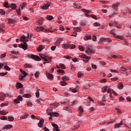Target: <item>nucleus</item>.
Here are the masks:
<instances>
[{"label":"nucleus","mask_w":131,"mask_h":131,"mask_svg":"<svg viewBox=\"0 0 131 131\" xmlns=\"http://www.w3.org/2000/svg\"><path fill=\"white\" fill-rule=\"evenodd\" d=\"M46 19L50 21L51 20H53V19H54V17L52 15H47Z\"/></svg>","instance_id":"nucleus-27"},{"label":"nucleus","mask_w":131,"mask_h":131,"mask_svg":"<svg viewBox=\"0 0 131 131\" xmlns=\"http://www.w3.org/2000/svg\"><path fill=\"white\" fill-rule=\"evenodd\" d=\"M108 90V86H105L103 89H102V93H106L107 92V90Z\"/></svg>","instance_id":"nucleus-36"},{"label":"nucleus","mask_w":131,"mask_h":131,"mask_svg":"<svg viewBox=\"0 0 131 131\" xmlns=\"http://www.w3.org/2000/svg\"><path fill=\"white\" fill-rule=\"evenodd\" d=\"M36 98H39V91L37 90L35 93Z\"/></svg>","instance_id":"nucleus-53"},{"label":"nucleus","mask_w":131,"mask_h":131,"mask_svg":"<svg viewBox=\"0 0 131 131\" xmlns=\"http://www.w3.org/2000/svg\"><path fill=\"white\" fill-rule=\"evenodd\" d=\"M61 41H62V39H58L55 42V46H60L61 45Z\"/></svg>","instance_id":"nucleus-18"},{"label":"nucleus","mask_w":131,"mask_h":131,"mask_svg":"<svg viewBox=\"0 0 131 131\" xmlns=\"http://www.w3.org/2000/svg\"><path fill=\"white\" fill-rule=\"evenodd\" d=\"M1 120H8V118L6 116H3L0 118Z\"/></svg>","instance_id":"nucleus-46"},{"label":"nucleus","mask_w":131,"mask_h":131,"mask_svg":"<svg viewBox=\"0 0 131 131\" xmlns=\"http://www.w3.org/2000/svg\"><path fill=\"white\" fill-rule=\"evenodd\" d=\"M59 66L61 69H66V67L63 63H60Z\"/></svg>","instance_id":"nucleus-42"},{"label":"nucleus","mask_w":131,"mask_h":131,"mask_svg":"<svg viewBox=\"0 0 131 131\" xmlns=\"http://www.w3.org/2000/svg\"><path fill=\"white\" fill-rule=\"evenodd\" d=\"M22 100H23L22 96L19 95L16 99H15L13 101L14 103H16V104H19V103H20V101H22Z\"/></svg>","instance_id":"nucleus-8"},{"label":"nucleus","mask_w":131,"mask_h":131,"mask_svg":"<svg viewBox=\"0 0 131 131\" xmlns=\"http://www.w3.org/2000/svg\"><path fill=\"white\" fill-rule=\"evenodd\" d=\"M38 76H39V73L38 72H36L35 73V78H37V77H38Z\"/></svg>","instance_id":"nucleus-59"},{"label":"nucleus","mask_w":131,"mask_h":131,"mask_svg":"<svg viewBox=\"0 0 131 131\" xmlns=\"http://www.w3.org/2000/svg\"><path fill=\"white\" fill-rule=\"evenodd\" d=\"M0 114L2 115H6L8 114V112H5L4 111H0Z\"/></svg>","instance_id":"nucleus-41"},{"label":"nucleus","mask_w":131,"mask_h":131,"mask_svg":"<svg viewBox=\"0 0 131 131\" xmlns=\"http://www.w3.org/2000/svg\"><path fill=\"white\" fill-rule=\"evenodd\" d=\"M8 120H9V121H13V120H14V117H13L12 116H9Z\"/></svg>","instance_id":"nucleus-55"},{"label":"nucleus","mask_w":131,"mask_h":131,"mask_svg":"<svg viewBox=\"0 0 131 131\" xmlns=\"http://www.w3.org/2000/svg\"><path fill=\"white\" fill-rule=\"evenodd\" d=\"M11 8L12 10H15L16 8H17V5L14 3L11 4Z\"/></svg>","instance_id":"nucleus-29"},{"label":"nucleus","mask_w":131,"mask_h":131,"mask_svg":"<svg viewBox=\"0 0 131 131\" xmlns=\"http://www.w3.org/2000/svg\"><path fill=\"white\" fill-rule=\"evenodd\" d=\"M28 58L29 59H33V60H35V61H40L41 59L39 56H37V55H34L33 54H29L27 55Z\"/></svg>","instance_id":"nucleus-2"},{"label":"nucleus","mask_w":131,"mask_h":131,"mask_svg":"<svg viewBox=\"0 0 131 131\" xmlns=\"http://www.w3.org/2000/svg\"><path fill=\"white\" fill-rule=\"evenodd\" d=\"M4 7L5 8H10V6H9V3L8 2H5L3 4Z\"/></svg>","instance_id":"nucleus-31"},{"label":"nucleus","mask_w":131,"mask_h":131,"mask_svg":"<svg viewBox=\"0 0 131 131\" xmlns=\"http://www.w3.org/2000/svg\"><path fill=\"white\" fill-rule=\"evenodd\" d=\"M35 29L37 32H39V31H42V30H45V29L42 27H37Z\"/></svg>","instance_id":"nucleus-17"},{"label":"nucleus","mask_w":131,"mask_h":131,"mask_svg":"<svg viewBox=\"0 0 131 131\" xmlns=\"http://www.w3.org/2000/svg\"><path fill=\"white\" fill-rule=\"evenodd\" d=\"M5 98H6V95L4 93H0V100L1 101H3V100H5Z\"/></svg>","instance_id":"nucleus-15"},{"label":"nucleus","mask_w":131,"mask_h":131,"mask_svg":"<svg viewBox=\"0 0 131 131\" xmlns=\"http://www.w3.org/2000/svg\"><path fill=\"white\" fill-rule=\"evenodd\" d=\"M119 5H120V3H116V4H113L112 5V8L115 11H117V10H118V7L119 6Z\"/></svg>","instance_id":"nucleus-9"},{"label":"nucleus","mask_w":131,"mask_h":131,"mask_svg":"<svg viewBox=\"0 0 131 131\" xmlns=\"http://www.w3.org/2000/svg\"><path fill=\"white\" fill-rule=\"evenodd\" d=\"M46 75L48 79H50V80H53V79H54V75H53V74L47 73Z\"/></svg>","instance_id":"nucleus-12"},{"label":"nucleus","mask_w":131,"mask_h":131,"mask_svg":"<svg viewBox=\"0 0 131 131\" xmlns=\"http://www.w3.org/2000/svg\"><path fill=\"white\" fill-rule=\"evenodd\" d=\"M69 49H70L71 50H72V49H75V45L73 44H72V45L69 44Z\"/></svg>","instance_id":"nucleus-43"},{"label":"nucleus","mask_w":131,"mask_h":131,"mask_svg":"<svg viewBox=\"0 0 131 131\" xmlns=\"http://www.w3.org/2000/svg\"><path fill=\"white\" fill-rule=\"evenodd\" d=\"M71 91L72 93H77V90L76 89H72Z\"/></svg>","instance_id":"nucleus-64"},{"label":"nucleus","mask_w":131,"mask_h":131,"mask_svg":"<svg viewBox=\"0 0 131 131\" xmlns=\"http://www.w3.org/2000/svg\"><path fill=\"white\" fill-rule=\"evenodd\" d=\"M112 57L114 58V59H119L120 58V56L114 55L112 56Z\"/></svg>","instance_id":"nucleus-57"},{"label":"nucleus","mask_w":131,"mask_h":131,"mask_svg":"<svg viewBox=\"0 0 131 131\" xmlns=\"http://www.w3.org/2000/svg\"><path fill=\"white\" fill-rule=\"evenodd\" d=\"M90 60H91V57L88 56V58H84V59H83V61L84 63H88V62H89Z\"/></svg>","instance_id":"nucleus-26"},{"label":"nucleus","mask_w":131,"mask_h":131,"mask_svg":"<svg viewBox=\"0 0 131 131\" xmlns=\"http://www.w3.org/2000/svg\"><path fill=\"white\" fill-rule=\"evenodd\" d=\"M0 14L4 16V15H6V12L4 11L3 9H0Z\"/></svg>","instance_id":"nucleus-47"},{"label":"nucleus","mask_w":131,"mask_h":131,"mask_svg":"<svg viewBox=\"0 0 131 131\" xmlns=\"http://www.w3.org/2000/svg\"><path fill=\"white\" fill-rule=\"evenodd\" d=\"M116 38H118L119 39H121V40H124V37H123L122 36L120 35H116L115 36Z\"/></svg>","instance_id":"nucleus-28"},{"label":"nucleus","mask_w":131,"mask_h":131,"mask_svg":"<svg viewBox=\"0 0 131 131\" xmlns=\"http://www.w3.org/2000/svg\"><path fill=\"white\" fill-rule=\"evenodd\" d=\"M8 74V72H6L5 73H1L0 76H5V75H7Z\"/></svg>","instance_id":"nucleus-56"},{"label":"nucleus","mask_w":131,"mask_h":131,"mask_svg":"<svg viewBox=\"0 0 131 131\" xmlns=\"http://www.w3.org/2000/svg\"><path fill=\"white\" fill-rule=\"evenodd\" d=\"M61 19H62V17H61V16H58V19H57V23H59V24H61V23H62V20H61Z\"/></svg>","instance_id":"nucleus-34"},{"label":"nucleus","mask_w":131,"mask_h":131,"mask_svg":"<svg viewBox=\"0 0 131 131\" xmlns=\"http://www.w3.org/2000/svg\"><path fill=\"white\" fill-rule=\"evenodd\" d=\"M94 26H95V27H99V26H100V24L98 23H95L94 24Z\"/></svg>","instance_id":"nucleus-63"},{"label":"nucleus","mask_w":131,"mask_h":131,"mask_svg":"<svg viewBox=\"0 0 131 131\" xmlns=\"http://www.w3.org/2000/svg\"><path fill=\"white\" fill-rule=\"evenodd\" d=\"M78 48H79V50L81 51V52L84 51V48H83L82 46H79Z\"/></svg>","instance_id":"nucleus-37"},{"label":"nucleus","mask_w":131,"mask_h":131,"mask_svg":"<svg viewBox=\"0 0 131 131\" xmlns=\"http://www.w3.org/2000/svg\"><path fill=\"white\" fill-rule=\"evenodd\" d=\"M16 86L17 89H22V88H23V85L22 83L18 82L16 83Z\"/></svg>","instance_id":"nucleus-23"},{"label":"nucleus","mask_w":131,"mask_h":131,"mask_svg":"<svg viewBox=\"0 0 131 131\" xmlns=\"http://www.w3.org/2000/svg\"><path fill=\"white\" fill-rule=\"evenodd\" d=\"M83 75V74L81 73V72H79L78 73V74H77V77L78 78H80V77H81Z\"/></svg>","instance_id":"nucleus-49"},{"label":"nucleus","mask_w":131,"mask_h":131,"mask_svg":"<svg viewBox=\"0 0 131 131\" xmlns=\"http://www.w3.org/2000/svg\"><path fill=\"white\" fill-rule=\"evenodd\" d=\"M104 41H106V38H101L100 39V42H104Z\"/></svg>","instance_id":"nucleus-54"},{"label":"nucleus","mask_w":131,"mask_h":131,"mask_svg":"<svg viewBox=\"0 0 131 131\" xmlns=\"http://www.w3.org/2000/svg\"><path fill=\"white\" fill-rule=\"evenodd\" d=\"M63 58H64V59H72L71 57L69 56V55H65L64 56Z\"/></svg>","instance_id":"nucleus-61"},{"label":"nucleus","mask_w":131,"mask_h":131,"mask_svg":"<svg viewBox=\"0 0 131 131\" xmlns=\"http://www.w3.org/2000/svg\"><path fill=\"white\" fill-rule=\"evenodd\" d=\"M11 54H12L13 55H18L19 54V52L18 51H11Z\"/></svg>","instance_id":"nucleus-51"},{"label":"nucleus","mask_w":131,"mask_h":131,"mask_svg":"<svg viewBox=\"0 0 131 131\" xmlns=\"http://www.w3.org/2000/svg\"><path fill=\"white\" fill-rule=\"evenodd\" d=\"M51 59H52V58L50 57L49 54H44V57H43V60H44V61H49V60H51Z\"/></svg>","instance_id":"nucleus-10"},{"label":"nucleus","mask_w":131,"mask_h":131,"mask_svg":"<svg viewBox=\"0 0 131 131\" xmlns=\"http://www.w3.org/2000/svg\"><path fill=\"white\" fill-rule=\"evenodd\" d=\"M91 38H92V36L89 35H86L84 38V39L85 40H89V39H91Z\"/></svg>","instance_id":"nucleus-30"},{"label":"nucleus","mask_w":131,"mask_h":131,"mask_svg":"<svg viewBox=\"0 0 131 131\" xmlns=\"http://www.w3.org/2000/svg\"><path fill=\"white\" fill-rule=\"evenodd\" d=\"M19 71L21 74L19 75V80H23L24 77H26V76H27V73L22 69H20Z\"/></svg>","instance_id":"nucleus-3"},{"label":"nucleus","mask_w":131,"mask_h":131,"mask_svg":"<svg viewBox=\"0 0 131 131\" xmlns=\"http://www.w3.org/2000/svg\"><path fill=\"white\" fill-rule=\"evenodd\" d=\"M86 54L91 55V54H95V50L93 48H87L85 51Z\"/></svg>","instance_id":"nucleus-4"},{"label":"nucleus","mask_w":131,"mask_h":131,"mask_svg":"<svg viewBox=\"0 0 131 131\" xmlns=\"http://www.w3.org/2000/svg\"><path fill=\"white\" fill-rule=\"evenodd\" d=\"M79 58H83L84 59L85 58H88V56L84 55V54H81L79 56Z\"/></svg>","instance_id":"nucleus-48"},{"label":"nucleus","mask_w":131,"mask_h":131,"mask_svg":"<svg viewBox=\"0 0 131 131\" xmlns=\"http://www.w3.org/2000/svg\"><path fill=\"white\" fill-rule=\"evenodd\" d=\"M91 17H92V18H93V19H95V20L98 19V17H97V16H96L94 14H91Z\"/></svg>","instance_id":"nucleus-52"},{"label":"nucleus","mask_w":131,"mask_h":131,"mask_svg":"<svg viewBox=\"0 0 131 131\" xmlns=\"http://www.w3.org/2000/svg\"><path fill=\"white\" fill-rule=\"evenodd\" d=\"M4 68L5 70H7V71H10L11 70V68H10V67H9V66L5 65L4 66Z\"/></svg>","instance_id":"nucleus-45"},{"label":"nucleus","mask_w":131,"mask_h":131,"mask_svg":"<svg viewBox=\"0 0 131 131\" xmlns=\"http://www.w3.org/2000/svg\"><path fill=\"white\" fill-rule=\"evenodd\" d=\"M16 12L18 16H21V10H20V8L16 9Z\"/></svg>","instance_id":"nucleus-39"},{"label":"nucleus","mask_w":131,"mask_h":131,"mask_svg":"<svg viewBox=\"0 0 131 131\" xmlns=\"http://www.w3.org/2000/svg\"><path fill=\"white\" fill-rule=\"evenodd\" d=\"M45 122V120L41 119L39 120V123H38V127L41 128L43 126V123Z\"/></svg>","instance_id":"nucleus-11"},{"label":"nucleus","mask_w":131,"mask_h":131,"mask_svg":"<svg viewBox=\"0 0 131 131\" xmlns=\"http://www.w3.org/2000/svg\"><path fill=\"white\" fill-rule=\"evenodd\" d=\"M73 30L75 32H80V31H81V28L80 27L74 28Z\"/></svg>","instance_id":"nucleus-19"},{"label":"nucleus","mask_w":131,"mask_h":131,"mask_svg":"<svg viewBox=\"0 0 131 131\" xmlns=\"http://www.w3.org/2000/svg\"><path fill=\"white\" fill-rule=\"evenodd\" d=\"M123 123V121H121L119 123H118V124H116L115 125V127L116 128H118L120 127V126H121V125H122Z\"/></svg>","instance_id":"nucleus-16"},{"label":"nucleus","mask_w":131,"mask_h":131,"mask_svg":"<svg viewBox=\"0 0 131 131\" xmlns=\"http://www.w3.org/2000/svg\"><path fill=\"white\" fill-rule=\"evenodd\" d=\"M26 6V3L24 2L22 4L20 5V8L21 10H23L25 8V6Z\"/></svg>","instance_id":"nucleus-32"},{"label":"nucleus","mask_w":131,"mask_h":131,"mask_svg":"<svg viewBox=\"0 0 131 131\" xmlns=\"http://www.w3.org/2000/svg\"><path fill=\"white\" fill-rule=\"evenodd\" d=\"M28 37H29V34H27V36H25V35H23L20 37V41H22L23 43H20L19 45V48H21L24 51H26V50H27V44L26 42L28 41Z\"/></svg>","instance_id":"nucleus-1"},{"label":"nucleus","mask_w":131,"mask_h":131,"mask_svg":"<svg viewBox=\"0 0 131 131\" xmlns=\"http://www.w3.org/2000/svg\"><path fill=\"white\" fill-rule=\"evenodd\" d=\"M53 115L54 116H55L56 117H57V116H59V115H60V114H59V113H58L57 112H53L52 114V116H53Z\"/></svg>","instance_id":"nucleus-40"},{"label":"nucleus","mask_w":131,"mask_h":131,"mask_svg":"<svg viewBox=\"0 0 131 131\" xmlns=\"http://www.w3.org/2000/svg\"><path fill=\"white\" fill-rule=\"evenodd\" d=\"M110 71L112 73H118V71H117L116 70L111 69Z\"/></svg>","instance_id":"nucleus-50"},{"label":"nucleus","mask_w":131,"mask_h":131,"mask_svg":"<svg viewBox=\"0 0 131 131\" xmlns=\"http://www.w3.org/2000/svg\"><path fill=\"white\" fill-rule=\"evenodd\" d=\"M51 124H52V126L53 127H54L53 129V131H55V130L59 128V126L56 124H55V123L52 122Z\"/></svg>","instance_id":"nucleus-21"},{"label":"nucleus","mask_w":131,"mask_h":131,"mask_svg":"<svg viewBox=\"0 0 131 131\" xmlns=\"http://www.w3.org/2000/svg\"><path fill=\"white\" fill-rule=\"evenodd\" d=\"M60 84L62 86L67 85V82H66L65 81H61L60 82Z\"/></svg>","instance_id":"nucleus-35"},{"label":"nucleus","mask_w":131,"mask_h":131,"mask_svg":"<svg viewBox=\"0 0 131 131\" xmlns=\"http://www.w3.org/2000/svg\"><path fill=\"white\" fill-rule=\"evenodd\" d=\"M8 102L6 101L5 102L2 103L1 105V107H5L6 106H8Z\"/></svg>","instance_id":"nucleus-38"},{"label":"nucleus","mask_w":131,"mask_h":131,"mask_svg":"<svg viewBox=\"0 0 131 131\" xmlns=\"http://www.w3.org/2000/svg\"><path fill=\"white\" fill-rule=\"evenodd\" d=\"M27 117H28V114L27 113H25L21 117H20V118H21V119H26V118H27Z\"/></svg>","instance_id":"nucleus-24"},{"label":"nucleus","mask_w":131,"mask_h":131,"mask_svg":"<svg viewBox=\"0 0 131 131\" xmlns=\"http://www.w3.org/2000/svg\"><path fill=\"white\" fill-rule=\"evenodd\" d=\"M47 113L48 114V115H50L49 119H50V120H52V114H53V108L52 107H48L47 110Z\"/></svg>","instance_id":"nucleus-5"},{"label":"nucleus","mask_w":131,"mask_h":131,"mask_svg":"<svg viewBox=\"0 0 131 131\" xmlns=\"http://www.w3.org/2000/svg\"><path fill=\"white\" fill-rule=\"evenodd\" d=\"M62 79L64 81H67V80H69V78L66 76H64L62 77Z\"/></svg>","instance_id":"nucleus-33"},{"label":"nucleus","mask_w":131,"mask_h":131,"mask_svg":"<svg viewBox=\"0 0 131 131\" xmlns=\"http://www.w3.org/2000/svg\"><path fill=\"white\" fill-rule=\"evenodd\" d=\"M81 11L84 13L86 17H90V13H91V10H86L85 9H82Z\"/></svg>","instance_id":"nucleus-7"},{"label":"nucleus","mask_w":131,"mask_h":131,"mask_svg":"<svg viewBox=\"0 0 131 131\" xmlns=\"http://www.w3.org/2000/svg\"><path fill=\"white\" fill-rule=\"evenodd\" d=\"M13 127V125H11V124H8V125H5L3 129H10V128H12Z\"/></svg>","instance_id":"nucleus-13"},{"label":"nucleus","mask_w":131,"mask_h":131,"mask_svg":"<svg viewBox=\"0 0 131 131\" xmlns=\"http://www.w3.org/2000/svg\"><path fill=\"white\" fill-rule=\"evenodd\" d=\"M43 49H45L44 46L39 45L37 49V51H38V52H41L42 51V50H43Z\"/></svg>","instance_id":"nucleus-20"},{"label":"nucleus","mask_w":131,"mask_h":131,"mask_svg":"<svg viewBox=\"0 0 131 131\" xmlns=\"http://www.w3.org/2000/svg\"><path fill=\"white\" fill-rule=\"evenodd\" d=\"M78 110L80 111V113H79V116H81L82 115V112H83V108L81 106L78 107Z\"/></svg>","instance_id":"nucleus-22"},{"label":"nucleus","mask_w":131,"mask_h":131,"mask_svg":"<svg viewBox=\"0 0 131 131\" xmlns=\"http://www.w3.org/2000/svg\"><path fill=\"white\" fill-rule=\"evenodd\" d=\"M23 97H24V98H31V95L26 94L24 95Z\"/></svg>","instance_id":"nucleus-44"},{"label":"nucleus","mask_w":131,"mask_h":131,"mask_svg":"<svg viewBox=\"0 0 131 131\" xmlns=\"http://www.w3.org/2000/svg\"><path fill=\"white\" fill-rule=\"evenodd\" d=\"M106 81H107V79H101L100 80V82H101L102 83H103L104 82H106Z\"/></svg>","instance_id":"nucleus-60"},{"label":"nucleus","mask_w":131,"mask_h":131,"mask_svg":"<svg viewBox=\"0 0 131 131\" xmlns=\"http://www.w3.org/2000/svg\"><path fill=\"white\" fill-rule=\"evenodd\" d=\"M63 49H69V43H64L62 45Z\"/></svg>","instance_id":"nucleus-25"},{"label":"nucleus","mask_w":131,"mask_h":131,"mask_svg":"<svg viewBox=\"0 0 131 131\" xmlns=\"http://www.w3.org/2000/svg\"><path fill=\"white\" fill-rule=\"evenodd\" d=\"M5 97H6V98H12V96L11 94H5Z\"/></svg>","instance_id":"nucleus-62"},{"label":"nucleus","mask_w":131,"mask_h":131,"mask_svg":"<svg viewBox=\"0 0 131 131\" xmlns=\"http://www.w3.org/2000/svg\"><path fill=\"white\" fill-rule=\"evenodd\" d=\"M123 83L119 82L117 85V88L119 90H122L123 89Z\"/></svg>","instance_id":"nucleus-14"},{"label":"nucleus","mask_w":131,"mask_h":131,"mask_svg":"<svg viewBox=\"0 0 131 131\" xmlns=\"http://www.w3.org/2000/svg\"><path fill=\"white\" fill-rule=\"evenodd\" d=\"M50 5L49 4L44 3L41 5L40 9H42V10H48V9H49V7H50Z\"/></svg>","instance_id":"nucleus-6"},{"label":"nucleus","mask_w":131,"mask_h":131,"mask_svg":"<svg viewBox=\"0 0 131 131\" xmlns=\"http://www.w3.org/2000/svg\"><path fill=\"white\" fill-rule=\"evenodd\" d=\"M57 72L58 73H65V72L63 70H57Z\"/></svg>","instance_id":"nucleus-58"}]
</instances>
